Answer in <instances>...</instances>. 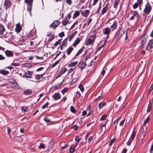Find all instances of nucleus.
<instances>
[{"mask_svg":"<svg viewBox=\"0 0 153 153\" xmlns=\"http://www.w3.org/2000/svg\"><path fill=\"white\" fill-rule=\"evenodd\" d=\"M127 96L126 93H125L124 94L121 96H120L118 98V102H120L119 104L123 105L125 104V105L127 104V103H125V101L126 98Z\"/></svg>","mask_w":153,"mask_h":153,"instance_id":"f257e3e1","label":"nucleus"},{"mask_svg":"<svg viewBox=\"0 0 153 153\" xmlns=\"http://www.w3.org/2000/svg\"><path fill=\"white\" fill-rule=\"evenodd\" d=\"M152 9V7L151 5L149 3H147L145 5L144 9V13L146 15H148L151 11Z\"/></svg>","mask_w":153,"mask_h":153,"instance_id":"f03ea898","label":"nucleus"},{"mask_svg":"<svg viewBox=\"0 0 153 153\" xmlns=\"http://www.w3.org/2000/svg\"><path fill=\"white\" fill-rule=\"evenodd\" d=\"M131 14L132 16L130 19V20H134V19H138L139 17V14L136 11L131 12Z\"/></svg>","mask_w":153,"mask_h":153,"instance_id":"7ed1b4c3","label":"nucleus"},{"mask_svg":"<svg viewBox=\"0 0 153 153\" xmlns=\"http://www.w3.org/2000/svg\"><path fill=\"white\" fill-rule=\"evenodd\" d=\"M153 47V40H150L148 43L147 47L146 48L149 51V50Z\"/></svg>","mask_w":153,"mask_h":153,"instance_id":"20e7f679","label":"nucleus"},{"mask_svg":"<svg viewBox=\"0 0 153 153\" xmlns=\"http://www.w3.org/2000/svg\"><path fill=\"white\" fill-rule=\"evenodd\" d=\"M4 5L6 8H9L12 4L11 2L9 0H4Z\"/></svg>","mask_w":153,"mask_h":153,"instance_id":"39448f33","label":"nucleus"},{"mask_svg":"<svg viewBox=\"0 0 153 153\" xmlns=\"http://www.w3.org/2000/svg\"><path fill=\"white\" fill-rule=\"evenodd\" d=\"M6 56L7 57H12L13 55V52L8 50L4 51Z\"/></svg>","mask_w":153,"mask_h":153,"instance_id":"423d86ee","label":"nucleus"},{"mask_svg":"<svg viewBox=\"0 0 153 153\" xmlns=\"http://www.w3.org/2000/svg\"><path fill=\"white\" fill-rule=\"evenodd\" d=\"M146 128L145 127H141L140 128V133H142L143 134V137H144L146 135Z\"/></svg>","mask_w":153,"mask_h":153,"instance_id":"0eeeda50","label":"nucleus"},{"mask_svg":"<svg viewBox=\"0 0 153 153\" xmlns=\"http://www.w3.org/2000/svg\"><path fill=\"white\" fill-rule=\"evenodd\" d=\"M32 74V72L30 71H28L27 72L25 73L23 77L26 78H31Z\"/></svg>","mask_w":153,"mask_h":153,"instance_id":"6e6552de","label":"nucleus"},{"mask_svg":"<svg viewBox=\"0 0 153 153\" xmlns=\"http://www.w3.org/2000/svg\"><path fill=\"white\" fill-rule=\"evenodd\" d=\"M110 31L111 30L108 28L106 27L103 29V33L105 34L109 35Z\"/></svg>","mask_w":153,"mask_h":153,"instance_id":"1a4fd4ad","label":"nucleus"},{"mask_svg":"<svg viewBox=\"0 0 153 153\" xmlns=\"http://www.w3.org/2000/svg\"><path fill=\"white\" fill-rule=\"evenodd\" d=\"M90 37H91L92 38H93V39H91L90 38H89L87 41V43L88 45H90L91 43H93L94 41V36L93 35L92 36H90Z\"/></svg>","mask_w":153,"mask_h":153,"instance_id":"9d476101","label":"nucleus"},{"mask_svg":"<svg viewBox=\"0 0 153 153\" xmlns=\"http://www.w3.org/2000/svg\"><path fill=\"white\" fill-rule=\"evenodd\" d=\"M59 25V22L57 21H54L51 25L50 27H52L53 28H55Z\"/></svg>","mask_w":153,"mask_h":153,"instance_id":"9b49d317","label":"nucleus"},{"mask_svg":"<svg viewBox=\"0 0 153 153\" xmlns=\"http://www.w3.org/2000/svg\"><path fill=\"white\" fill-rule=\"evenodd\" d=\"M53 97L55 100H57L60 98L61 96L59 94L55 93L53 96Z\"/></svg>","mask_w":153,"mask_h":153,"instance_id":"f8f14e48","label":"nucleus"},{"mask_svg":"<svg viewBox=\"0 0 153 153\" xmlns=\"http://www.w3.org/2000/svg\"><path fill=\"white\" fill-rule=\"evenodd\" d=\"M21 30V27L19 24L18 23L16 25V27L15 28V31L17 33H19Z\"/></svg>","mask_w":153,"mask_h":153,"instance_id":"ddd939ff","label":"nucleus"},{"mask_svg":"<svg viewBox=\"0 0 153 153\" xmlns=\"http://www.w3.org/2000/svg\"><path fill=\"white\" fill-rule=\"evenodd\" d=\"M79 67L82 69H84L86 66L85 62H81L79 63Z\"/></svg>","mask_w":153,"mask_h":153,"instance_id":"4468645a","label":"nucleus"},{"mask_svg":"<svg viewBox=\"0 0 153 153\" xmlns=\"http://www.w3.org/2000/svg\"><path fill=\"white\" fill-rule=\"evenodd\" d=\"M5 30V29L4 26L1 25H0V34L1 35L3 34Z\"/></svg>","mask_w":153,"mask_h":153,"instance_id":"2eb2a0df","label":"nucleus"},{"mask_svg":"<svg viewBox=\"0 0 153 153\" xmlns=\"http://www.w3.org/2000/svg\"><path fill=\"white\" fill-rule=\"evenodd\" d=\"M82 16H84L85 17H87L88 16V14L89 13V10H86L85 12L82 11L81 12Z\"/></svg>","mask_w":153,"mask_h":153,"instance_id":"dca6fc26","label":"nucleus"},{"mask_svg":"<svg viewBox=\"0 0 153 153\" xmlns=\"http://www.w3.org/2000/svg\"><path fill=\"white\" fill-rule=\"evenodd\" d=\"M69 19H67L66 18H65L63 21L62 24L63 25H65L68 24L69 23Z\"/></svg>","mask_w":153,"mask_h":153,"instance_id":"f3484780","label":"nucleus"},{"mask_svg":"<svg viewBox=\"0 0 153 153\" xmlns=\"http://www.w3.org/2000/svg\"><path fill=\"white\" fill-rule=\"evenodd\" d=\"M75 146L74 145H72L69 149V152L70 153H73L75 151Z\"/></svg>","mask_w":153,"mask_h":153,"instance_id":"a211bd4d","label":"nucleus"},{"mask_svg":"<svg viewBox=\"0 0 153 153\" xmlns=\"http://www.w3.org/2000/svg\"><path fill=\"white\" fill-rule=\"evenodd\" d=\"M80 41V40L79 38H77L73 44V46L75 47L79 43Z\"/></svg>","mask_w":153,"mask_h":153,"instance_id":"6ab92c4d","label":"nucleus"},{"mask_svg":"<svg viewBox=\"0 0 153 153\" xmlns=\"http://www.w3.org/2000/svg\"><path fill=\"white\" fill-rule=\"evenodd\" d=\"M117 22L115 21L113 22V24L110 26L111 28L112 29V30L116 28L117 27Z\"/></svg>","mask_w":153,"mask_h":153,"instance_id":"aec40b11","label":"nucleus"},{"mask_svg":"<svg viewBox=\"0 0 153 153\" xmlns=\"http://www.w3.org/2000/svg\"><path fill=\"white\" fill-rule=\"evenodd\" d=\"M108 9V7L107 6H106L105 7H103L102 10L101 14L102 15H103L105 13Z\"/></svg>","mask_w":153,"mask_h":153,"instance_id":"412c9836","label":"nucleus"},{"mask_svg":"<svg viewBox=\"0 0 153 153\" xmlns=\"http://www.w3.org/2000/svg\"><path fill=\"white\" fill-rule=\"evenodd\" d=\"M0 73L4 75H6L9 73V72L7 71L2 70L0 71Z\"/></svg>","mask_w":153,"mask_h":153,"instance_id":"4be33fe9","label":"nucleus"},{"mask_svg":"<svg viewBox=\"0 0 153 153\" xmlns=\"http://www.w3.org/2000/svg\"><path fill=\"white\" fill-rule=\"evenodd\" d=\"M73 48L71 47H70L66 50L67 54L68 55H69L71 53V51L73 50Z\"/></svg>","mask_w":153,"mask_h":153,"instance_id":"5701e85b","label":"nucleus"},{"mask_svg":"<svg viewBox=\"0 0 153 153\" xmlns=\"http://www.w3.org/2000/svg\"><path fill=\"white\" fill-rule=\"evenodd\" d=\"M153 19V17L152 16H148L147 21L149 23H150L152 22Z\"/></svg>","mask_w":153,"mask_h":153,"instance_id":"b1692460","label":"nucleus"},{"mask_svg":"<svg viewBox=\"0 0 153 153\" xmlns=\"http://www.w3.org/2000/svg\"><path fill=\"white\" fill-rule=\"evenodd\" d=\"M120 0H115V3L114 5V7L116 9H117V6L119 4V3L120 1Z\"/></svg>","mask_w":153,"mask_h":153,"instance_id":"393cba45","label":"nucleus"},{"mask_svg":"<svg viewBox=\"0 0 153 153\" xmlns=\"http://www.w3.org/2000/svg\"><path fill=\"white\" fill-rule=\"evenodd\" d=\"M32 93L31 91L29 89L25 91L24 92V93L26 95H30Z\"/></svg>","mask_w":153,"mask_h":153,"instance_id":"a878e982","label":"nucleus"},{"mask_svg":"<svg viewBox=\"0 0 153 153\" xmlns=\"http://www.w3.org/2000/svg\"><path fill=\"white\" fill-rule=\"evenodd\" d=\"M79 15V12L78 11H76L73 16L74 19L76 17L78 16Z\"/></svg>","mask_w":153,"mask_h":153,"instance_id":"bb28decb","label":"nucleus"},{"mask_svg":"<svg viewBox=\"0 0 153 153\" xmlns=\"http://www.w3.org/2000/svg\"><path fill=\"white\" fill-rule=\"evenodd\" d=\"M135 131H133L132 132V134H131V137L130 138L132 139V140H133L135 137Z\"/></svg>","mask_w":153,"mask_h":153,"instance_id":"cd10ccee","label":"nucleus"},{"mask_svg":"<svg viewBox=\"0 0 153 153\" xmlns=\"http://www.w3.org/2000/svg\"><path fill=\"white\" fill-rule=\"evenodd\" d=\"M70 110L71 111L72 113L74 114H75L76 111V110H75V108L73 106H72L71 107Z\"/></svg>","mask_w":153,"mask_h":153,"instance_id":"c85d7f7f","label":"nucleus"},{"mask_svg":"<svg viewBox=\"0 0 153 153\" xmlns=\"http://www.w3.org/2000/svg\"><path fill=\"white\" fill-rule=\"evenodd\" d=\"M21 109H22V112L23 111V112L24 113L25 112H26L27 111V108L26 106H22V107Z\"/></svg>","mask_w":153,"mask_h":153,"instance_id":"c756f323","label":"nucleus"},{"mask_svg":"<svg viewBox=\"0 0 153 153\" xmlns=\"http://www.w3.org/2000/svg\"><path fill=\"white\" fill-rule=\"evenodd\" d=\"M28 6L27 7V10H28L30 12V15H31V11L32 10V4H28Z\"/></svg>","mask_w":153,"mask_h":153,"instance_id":"7c9ffc66","label":"nucleus"},{"mask_svg":"<svg viewBox=\"0 0 153 153\" xmlns=\"http://www.w3.org/2000/svg\"><path fill=\"white\" fill-rule=\"evenodd\" d=\"M38 148L39 149L45 148V145L44 144L41 143H40V145L39 146Z\"/></svg>","mask_w":153,"mask_h":153,"instance_id":"2f4dec72","label":"nucleus"},{"mask_svg":"<svg viewBox=\"0 0 153 153\" xmlns=\"http://www.w3.org/2000/svg\"><path fill=\"white\" fill-rule=\"evenodd\" d=\"M33 0H25V2L28 4H32Z\"/></svg>","mask_w":153,"mask_h":153,"instance_id":"473e14b6","label":"nucleus"},{"mask_svg":"<svg viewBox=\"0 0 153 153\" xmlns=\"http://www.w3.org/2000/svg\"><path fill=\"white\" fill-rule=\"evenodd\" d=\"M77 63V62H72L69 65V66L70 67H73L76 65Z\"/></svg>","mask_w":153,"mask_h":153,"instance_id":"72a5a7b5","label":"nucleus"},{"mask_svg":"<svg viewBox=\"0 0 153 153\" xmlns=\"http://www.w3.org/2000/svg\"><path fill=\"white\" fill-rule=\"evenodd\" d=\"M107 115L106 114H105L103 115L101 118H100V120H104L106 117H107Z\"/></svg>","mask_w":153,"mask_h":153,"instance_id":"f704fd0d","label":"nucleus"},{"mask_svg":"<svg viewBox=\"0 0 153 153\" xmlns=\"http://www.w3.org/2000/svg\"><path fill=\"white\" fill-rule=\"evenodd\" d=\"M53 149V146L51 145V146L49 148H48V149L46 151V152H47V153H48L51 150Z\"/></svg>","mask_w":153,"mask_h":153,"instance_id":"c9c22d12","label":"nucleus"},{"mask_svg":"<svg viewBox=\"0 0 153 153\" xmlns=\"http://www.w3.org/2000/svg\"><path fill=\"white\" fill-rule=\"evenodd\" d=\"M75 140L76 142V144H77L79 143L80 139L79 138L78 136H76Z\"/></svg>","mask_w":153,"mask_h":153,"instance_id":"e433bc0d","label":"nucleus"},{"mask_svg":"<svg viewBox=\"0 0 153 153\" xmlns=\"http://www.w3.org/2000/svg\"><path fill=\"white\" fill-rule=\"evenodd\" d=\"M116 140V139L115 138H114L112 139L109 143V146H111L113 143H114Z\"/></svg>","mask_w":153,"mask_h":153,"instance_id":"4c0bfd02","label":"nucleus"},{"mask_svg":"<svg viewBox=\"0 0 153 153\" xmlns=\"http://www.w3.org/2000/svg\"><path fill=\"white\" fill-rule=\"evenodd\" d=\"M43 74H39L37 75L36 76L35 78L36 79H41V78L42 77Z\"/></svg>","mask_w":153,"mask_h":153,"instance_id":"58836bf2","label":"nucleus"},{"mask_svg":"<svg viewBox=\"0 0 153 153\" xmlns=\"http://www.w3.org/2000/svg\"><path fill=\"white\" fill-rule=\"evenodd\" d=\"M68 91V89L67 88H65L62 91V93L64 94L65 93Z\"/></svg>","mask_w":153,"mask_h":153,"instance_id":"ea45409f","label":"nucleus"},{"mask_svg":"<svg viewBox=\"0 0 153 153\" xmlns=\"http://www.w3.org/2000/svg\"><path fill=\"white\" fill-rule=\"evenodd\" d=\"M61 39L59 40L58 41L56 42L53 45V46H57V45H58L61 42Z\"/></svg>","mask_w":153,"mask_h":153,"instance_id":"a19ab883","label":"nucleus"},{"mask_svg":"<svg viewBox=\"0 0 153 153\" xmlns=\"http://www.w3.org/2000/svg\"><path fill=\"white\" fill-rule=\"evenodd\" d=\"M79 88H80V90L82 92H83L84 91V88L82 85H80L79 86Z\"/></svg>","mask_w":153,"mask_h":153,"instance_id":"79ce46f5","label":"nucleus"},{"mask_svg":"<svg viewBox=\"0 0 153 153\" xmlns=\"http://www.w3.org/2000/svg\"><path fill=\"white\" fill-rule=\"evenodd\" d=\"M153 89V84H152L149 88V90L148 92V93L149 94H150L151 93V91Z\"/></svg>","mask_w":153,"mask_h":153,"instance_id":"37998d69","label":"nucleus"},{"mask_svg":"<svg viewBox=\"0 0 153 153\" xmlns=\"http://www.w3.org/2000/svg\"><path fill=\"white\" fill-rule=\"evenodd\" d=\"M83 50V49L82 48L80 49L77 52L76 54V56H78L82 51Z\"/></svg>","mask_w":153,"mask_h":153,"instance_id":"c03bdc74","label":"nucleus"},{"mask_svg":"<svg viewBox=\"0 0 153 153\" xmlns=\"http://www.w3.org/2000/svg\"><path fill=\"white\" fill-rule=\"evenodd\" d=\"M150 118L149 117H148L146 119V120L144 121L143 124L145 125L149 121Z\"/></svg>","mask_w":153,"mask_h":153,"instance_id":"a18cd8bd","label":"nucleus"},{"mask_svg":"<svg viewBox=\"0 0 153 153\" xmlns=\"http://www.w3.org/2000/svg\"><path fill=\"white\" fill-rule=\"evenodd\" d=\"M59 62V60L56 61L55 63H53L52 65V67H53L56 65Z\"/></svg>","mask_w":153,"mask_h":153,"instance_id":"49530a36","label":"nucleus"},{"mask_svg":"<svg viewBox=\"0 0 153 153\" xmlns=\"http://www.w3.org/2000/svg\"><path fill=\"white\" fill-rule=\"evenodd\" d=\"M139 4L138 3L136 2L133 5V7L134 9H136V8H137L138 7V6L139 5Z\"/></svg>","mask_w":153,"mask_h":153,"instance_id":"de8ad7c7","label":"nucleus"},{"mask_svg":"<svg viewBox=\"0 0 153 153\" xmlns=\"http://www.w3.org/2000/svg\"><path fill=\"white\" fill-rule=\"evenodd\" d=\"M44 120L47 123H49L50 122V120L47 117H46L44 118Z\"/></svg>","mask_w":153,"mask_h":153,"instance_id":"09e8293b","label":"nucleus"},{"mask_svg":"<svg viewBox=\"0 0 153 153\" xmlns=\"http://www.w3.org/2000/svg\"><path fill=\"white\" fill-rule=\"evenodd\" d=\"M132 140H132V139L130 138L128 140V141L127 143V145L130 146Z\"/></svg>","mask_w":153,"mask_h":153,"instance_id":"8fccbe9b","label":"nucleus"},{"mask_svg":"<svg viewBox=\"0 0 153 153\" xmlns=\"http://www.w3.org/2000/svg\"><path fill=\"white\" fill-rule=\"evenodd\" d=\"M67 68H64L63 69L62 71L61 72V74H63L64 73H65L67 71Z\"/></svg>","mask_w":153,"mask_h":153,"instance_id":"3c124183","label":"nucleus"},{"mask_svg":"<svg viewBox=\"0 0 153 153\" xmlns=\"http://www.w3.org/2000/svg\"><path fill=\"white\" fill-rule=\"evenodd\" d=\"M67 43L66 42H63L62 44L61 47V48H62L64 47H65L66 46Z\"/></svg>","mask_w":153,"mask_h":153,"instance_id":"603ef678","label":"nucleus"},{"mask_svg":"<svg viewBox=\"0 0 153 153\" xmlns=\"http://www.w3.org/2000/svg\"><path fill=\"white\" fill-rule=\"evenodd\" d=\"M64 35L65 34L63 32H62L59 34V36L61 37H63Z\"/></svg>","mask_w":153,"mask_h":153,"instance_id":"864d4df0","label":"nucleus"},{"mask_svg":"<svg viewBox=\"0 0 153 153\" xmlns=\"http://www.w3.org/2000/svg\"><path fill=\"white\" fill-rule=\"evenodd\" d=\"M106 103L103 101H102L100 102L98 105H105Z\"/></svg>","mask_w":153,"mask_h":153,"instance_id":"5fc2aeb1","label":"nucleus"},{"mask_svg":"<svg viewBox=\"0 0 153 153\" xmlns=\"http://www.w3.org/2000/svg\"><path fill=\"white\" fill-rule=\"evenodd\" d=\"M152 106H148L147 110V112H149L151 110Z\"/></svg>","mask_w":153,"mask_h":153,"instance_id":"6e6d98bb","label":"nucleus"},{"mask_svg":"<svg viewBox=\"0 0 153 153\" xmlns=\"http://www.w3.org/2000/svg\"><path fill=\"white\" fill-rule=\"evenodd\" d=\"M66 1L68 4L69 5L71 4L72 3V1L71 0H66Z\"/></svg>","mask_w":153,"mask_h":153,"instance_id":"4d7b16f0","label":"nucleus"},{"mask_svg":"<svg viewBox=\"0 0 153 153\" xmlns=\"http://www.w3.org/2000/svg\"><path fill=\"white\" fill-rule=\"evenodd\" d=\"M5 58L2 55L0 54V60H4Z\"/></svg>","mask_w":153,"mask_h":153,"instance_id":"13d9d810","label":"nucleus"},{"mask_svg":"<svg viewBox=\"0 0 153 153\" xmlns=\"http://www.w3.org/2000/svg\"><path fill=\"white\" fill-rule=\"evenodd\" d=\"M7 133L8 134H10V132L11 131V128H10L9 127H7Z\"/></svg>","mask_w":153,"mask_h":153,"instance_id":"bf43d9fd","label":"nucleus"},{"mask_svg":"<svg viewBox=\"0 0 153 153\" xmlns=\"http://www.w3.org/2000/svg\"><path fill=\"white\" fill-rule=\"evenodd\" d=\"M77 23H78L77 21H76V22H75L73 24V25L71 26V27L70 28V29H72L77 24Z\"/></svg>","mask_w":153,"mask_h":153,"instance_id":"052dcab7","label":"nucleus"},{"mask_svg":"<svg viewBox=\"0 0 153 153\" xmlns=\"http://www.w3.org/2000/svg\"><path fill=\"white\" fill-rule=\"evenodd\" d=\"M54 36L53 35H51L49 39V41H51L54 39Z\"/></svg>","mask_w":153,"mask_h":153,"instance_id":"680f3d73","label":"nucleus"},{"mask_svg":"<svg viewBox=\"0 0 153 153\" xmlns=\"http://www.w3.org/2000/svg\"><path fill=\"white\" fill-rule=\"evenodd\" d=\"M68 146V144H65L64 146H62L61 147V150H62L65 149V148H66Z\"/></svg>","mask_w":153,"mask_h":153,"instance_id":"e2e57ef3","label":"nucleus"},{"mask_svg":"<svg viewBox=\"0 0 153 153\" xmlns=\"http://www.w3.org/2000/svg\"><path fill=\"white\" fill-rule=\"evenodd\" d=\"M93 137L92 136L90 137L88 139V142L89 143H90L91 141L93 140Z\"/></svg>","mask_w":153,"mask_h":153,"instance_id":"0e129e2a","label":"nucleus"},{"mask_svg":"<svg viewBox=\"0 0 153 153\" xmlns=\"http://www.w3.org/2000/svg\"><path fill=\"white\" fill-rule=\"evenodd\" d=\"M137 3L140 6L143 3V1L142 0H138Z\"/></svg>","mask_w":153,"mask_h":153,"instance_id":"69168bd1","label":"nucleus"},{"mask_svg":"<svg viewBox=\"0 0 153 153\" xmlns=\"http://www.w3.org/2000/svg\"><path fill=\"white\" fill-rule=\"evenodd\" d=\"M153 104V100L152 99H150L149 101L148 105H151Z\"/></svg>","mask_w":153,"mask_h":153,"instance_id":"338daca9","label":"nucleus"},{"mask_svg":"<svg viewBox=\"0 0 153 153\" xmlns=\"http://www.w3.org/2000/svg\"><path fill=\"white\" fill-rule=\"evenodd\" d=\"M73 70H74V68H71L69 69L68 71V74H70V73H71V72H72Z\"/></svg>","mask_w":153,"mask_h":153,"instance_id":"774afa93","label":"nucleus"}]
</instances>
